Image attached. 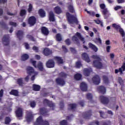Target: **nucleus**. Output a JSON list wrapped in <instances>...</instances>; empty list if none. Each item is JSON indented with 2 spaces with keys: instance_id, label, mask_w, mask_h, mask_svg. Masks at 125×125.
I'll return each instance as SVG.
<instances>
[{
  "instance_id": "nucleus-1",
  "label": "nucleus",
  "mask_w": 125,
  "mask_h": 125,
  "mask_svg": "<svg viewBox=\"0 0 125 125\" xmlns=\"http://www.w3.org/2000/svg\"><path fill=\"white\" fill-rule=\"evenodd\" d=\"M92 58L96 60L93 62V65L96 68L98 69H101L102 68V63H101V58L100 56L97 55L92 56Z\"/></svg>"
},
{
  "instance_id": "nucleus-2",
  "label": "nucleus",
  "mask_w": 125,
  "mask_h": 125,
  "mask_svg": "<svg viewBox=\"0 0 125 125\" xmlns=\"http://www.w3.org/2000/svg\"><path fill=\"white\" fill-rule=\"evenodd\" d=\"M66 17L67 18L68 21L70 24H74V23H78V20L77 17L73 15H70V13H66Z\"/></svg>"
},
{
  "instance_id": "nucleus-3",
  "label": "nucleus",
  "mask_w": 125,
  "mask_h": 125,
  "mask_svg": "<svg viewBox=\"0 0 125 125\" xmlns=\"http://www.w3.org/2000/svg\"><path fill=\"white\" fill-rule=\"evenodd\" d=\"M27 73L29 74V75H30V76H32L31 81H34L35 76L38 75V72H35L34 71V69H33V67L31 66H28L27 68Z\"/></svg>"
},
{
  "instance_id": "nucleus-4",
  "label": "nucleus",
  "mask_w": 125,
  "mask_h": 125,
  "mask_svg": "<svg viewBox=\"0 0 125 125\" xmlns=\"http://www.w3.org/2000/svg\"><path fill=\"white\" fill-rule=\"evenodd\" d=\"M30 62L32 63L33 66H34L35 68H39L40 71H42L43 70V65L42 62H38V65H36L37 62H36V61L33 60V59L30 60Z\"/></svg>"
},
{
  "instance_id": "nucleus-5",
  "label": "nucleus",
  "mask_w": 125,
  "mask_h": 125,
  "mask_svg": "<svg viewBox=\"0 0 125 125\" xmlns=\"http://www.w3.org/2000/svg\"><path fill=\"white\" fill-rule=\"evenodd\" d=\"M34 125H49L47 121H43L42 117L40 116L37 119L36 122Z\"/></svg>"
},
{
  "instance_id": "nucleus-6",
  "label": "nucleus",
  "mask_w": 125,
  "mask_h": 125,
  "mask_svg": "<svg viewBox=\"0 0 125 125\" xmlns=\"http://www.w3.org/2000/svg\"><path fill=\"white\" fill-rule=\"evenodd\" d=\"M55 65V62L53 60H49L46 62V66L47 68H53Z\"/></svg>"
},
{
  "instance_id": "nucleus-7",
  "label": "nucleus",
  "mask_w": 125,
  "mask_h": 125,
  "mask_svg": "<svg viewBox=\"0 0 125 125\" xmlns=\"http://www.w3.org/2000/svg\"><path fill=\"white\" fill-rule=\"evenodd\" d=\"M2 42L4 45H8L9 44V36L8 35L3 36Z\"/></svg>"
},
{
  "instance_id": "nucleus-8",
  "label": "nucleus",
  "mask_w": 125,
  "mask_h": 125,
  "mask_svg": "<svg viewBox=\"0 0 125 125\" xmlns=\"http://www.w3.org/2000/svg\"><path fill=\"white\" fill-rule=\"evenodd\" d=\"M44 104H47L49 105V107H50L52 110H54V108L55 107V104L52 103V102H49L47 100H44Z\"/></svg>"
},
{
  "instance_id": "nucleus-9",
  "label": "nucleus",
  "mask_w": 125,
  "mask_h": 125,
  "mask_svg": "<svg viewBox=\"0 0 125 125\" xmlns=\"http://www.w3.org/2000/svg\"><path fill=\"white\" fill-rule=\"evenodd\" d=\"M93 83L95 84H99L100 83V78L98 75H96L92 79Z\"/></svg>"
},
{
  "instance_id": "nucleus-10",
  "label": "nucleus",
  "mask_w": 125,
  "mask_h": 125,
  "mask_svg": "<svg viewBox=\"0 0 125 125\" xmlns=\"http://www.w3.org/2000/svg\"><path fill=\"white\" fill-rule=\"evenodd\" d=\"M28 24H29L30 26H34V25L36 24V18L33 16L29 18L28 19Z\"/></svg>"
},
{
  "instance_id": "nucleus-11",
  "label": "nucleus",
  "mask_w": 125,
  "mask_h": 125,
  "mask_svg": "<svg viewBox=\"0 0 125 125\" xmlns=\"http://www.w3.org/2000/svg\"><path fill=\"white\" fill-rule=\"evenodd\" d=\"M22 108L19 107L17 110L16 111V114L18 118H22L23 116V113L22 112Z\"/></svg>"
},
{
  "instance_id": "nucleus-12",
  "label": "nucleus",
  "mask_w": 125,
  "mask_h": 125,
  "mask_svg": "<svg viewBox=\"0 0 125 125\" xmlns=\"http://www.w3.org/2000/svg\"><path fill=\"white\" fill-rule=\"evenodd\" d=\"M82 59L86 62H87V63L90 62V59H89V57H88V55H87L86 53H83L82 54Z\"/></svg>"
},
{
  "instance_id": "nucleus-13",
  "label": "nucleus",
  "mask_w": 125,
  "mask_h": 125,
  "mask_svg": "<svg viewBox=\"0 0 125 125\" xmlns=\"http://www.w3.org/2000/svg\"><path fill=\"white\" fill-rule=\"evenodd\" d=\"M100 100L103 104H107L108 102H109V99L106 97H104V96H102L100 97Z\"/></svg>"
},
{
  "instance_id": "nucleus-14",
  "label": "nucleus",
  "mask_w": 125,
  "mask_h": 125,
  "mask_svg": "<svg viewBox=\"0 0 125 125\" xmlns=\"http://www.w3.org/2000/svg\"><path fill=\"white\" fill-rule=\"evenodd\" d=\"M80 88L82 91H86L87 90V85L84 82L81 83Z\"/></svg>"
},
{
  "instance_id": "nucleus-15",
  "label": "nucleus",
  "mask_w": 125,
  "mask_h": 125,
  "mask_svg": "<svg viewBox=\"0 0 125 125\" xmlns=\"http://www.w3.org/2000/svg\"><path fill=\"white\" fill-rule=\"evenodd\" d=\"M98 90L100 93L104 94L106 92V88L103 86H100L98 88Z\"/></svg>"
},
{
  "instance_id": "nucleus-16",
  "label": "nucleus",
  "mask_w": 125,
  "mask_h": 125,
  "mask_svg": "<svg viewBox=\"0 0 125 125\" xmlns=\"http://www.w3.org/2000/svg\"><path fill=\"white\" fill-rule=\"evenodd\" d=\"M91 69L90 68L87 69V68H85L83 70V73L84 76L86 77H88L89 76L90 72H91Z\"/></svg>"
},
{
  "instance_id": "nucleus-17",
  "label": "nucleus",
  "mask_w": 125,
  "mask_h": 125,
  "mask_svg": "<svg viewBox=\"0 0 125 125\" xmlns=\"http://www.w3.org/2000/svg\"><path fill=\"white\" fill-rule=\"evenodd\" d=\"M88 45L89 47L94 50L95 52H97V51H98V48H97V47H96V46H95L94 44L91 43H89Z\"/></svg>"
},
{
  "instance_id": "nucleus-18",
  "label": "nucleus",
  "mask_w": 125,
  "mask_h": 125,
  "mask_svg": "<svg viewBox=\"0 0 125 125\" xmlns=\"http://www.w3.org/2000/svg\"><path fill=\"white\" fill-rule=\"evenodd\" d=\"M42 32L45 36H47V35L49 34V31H48V29H47V28L44 26L42 27Z\"/></svg>"
},
{
  "instance_id": "nucleus-19",
  "label": "nucleus",
  "mask_w": 125,
  "mask_h": 125,
  "mask_svg": "<svg viewBox=\"0 0 125 125\" xmlns=\"http://www.w3.org/2000/svg\"><path fill=\"white\" fill-rule=\"evenodd\" d=\"M76 36L78 37V38L81 41V42H83V43H84L85 42L84 41V38L82 36V34L79 32H77L76 33Z\"/></svg>"
},
{
  "instance_id": "nucleus-20",
  "label": "nucleus",
  "mask_w": 125,
  "mask_h": 125,
  "mask_svg": "<svg viewBox=\"0 0 125 125\" xmlns=\"http://www.w3.org/2000/svg\"><path fill=\"white\" fill-rule=\"evenodd\" d=\"M26 120L28 123H30V122H32V120H33V114H32V112H30L29 113H27V116Z\"/></svg>"
},
{
  "instance_id": "nucleus-21",
  "label": "nucleus",
  "mask_w": 125,
  "mask_h": 125,
  "mask_svg": "<svg viewBox=\"0 0 125 125\" xmlns=\"http://www.w3.org/2000/svg\"><path fill=\"white\" fill-rule=\"evenodd\" d=\"M56 82L58 84L62 86L65 84V82L62 79L59 78L56 80Z\"/></svg>"
},
{
  "instance_id": "nucleus-22",
  "label": "nucleus",
  "mask_w": 125,
  "mask_h": 125,
  "mask_svg": "<svg viewBox=\"0 0 125 125\" xmlns=\"http://www.w3.org/2000/svg\"><path fill=\"white\" fill-rule=\"evenodd\" d=\"M119 32L122 37L123 42H125V31H124V29L120 28L119 29Z\"/></svg>"
},
{
  "instance_id": "nucleus-23",
  "label": "nucleus",
  "mask_w": 125,
  "mask_h": 125,
  "mask_svg": "<svg viewBox=\"0 0 125 125\" xmlns=\"http://www.w3.org/2000/svg\"><path fill=\"white\" fill-rule=\"evenodd\" d=\"M49 20L50 21H52V22H54L55 21V19L54 18V14L53 12H49Z\"/></svg>"
},
{
  "instance_id": "nucleus-24",
  "label": "nucleus",
  "mask_w": 125,
  "mask_h": 125,
  "mask_svg": "<svg viewBox=\"0 0 125 125\" xmlns=\"http://www.w3.org/2000/svg\"><path fill=\"white\" fill-rule=\"evenodd\" d=\"M43 53L46 56H48V55L51 54V51L50 49L46 48L44 49Z\"/></svg>"
},
{
  "instance_id": "nucleus-25",
  "label": "nucleus",
  "mask_w": 125,
  "mask_h": 125,
  "mask_svg": "<svg viewBox=\"0 0 125 125\" xmlns=\"http://www.w3.org/2000/svg\"><path fill=\"white\" fill-rule=\"evenodd\" d=\"M54 11L57 14H60V13H62V10L59 6L56 7L54 8Z\"/></svg>"
},
{
  "instance_id": "nucleus-26",
  "label": "nucleus",
  "mask_w": 125,
  "mask_h": 125,
  "mask_svg": "<svg viewBox=\"0 0 125 125\" xmlns=\"http://www.w3.org/2000/svg\"><path fill=\"white\" fill-rule=\"evenodd\" d=\"M123 71H125V64H124L121 68H119V70L115 69V73L117 74L119 72H123Z\"/></svg>"
},
{
  "instance_id": "nucleus-27",
  "label": "nucleus",
  "mask_w": 125,
  "mask_h": 125,
  "mask_svg": "<svg viewBox=\"0 0 125 125\" xmlns=\"http://www.w3.org/2000/svg\"><path fill=\"white\" fill-rule=\"evenodd\" d=\"M17 36L20 40H21L22 38H23V31H19L17 33Z\"/></svg>"
},
{
  "instance_id": "nucleus-28",
  "label": "nucleus",
  "mask_w": 125,
  "mask_h": 125,
  "mask_svg": "<svg viewBox=\"0 0 125 125\" xmlns=\"http://www.w3.org/2000/svg\"><path fill=\"white\" fill-rule=\"evenodd\" d=\"M55 60L57 61L59 64H62V63H63V60L59 57H55Z\"/></svg>"
},
{
  "instance_id": "nucleus-29",
  "label": "nucleus",
  "mask_w": 125,
  "mask_h": 125,
  "mask_svg": "<svg viewBox=\"0 0 125 125\" xmlns=\"http://www.w3.org/2000/svg\"><path fill=\"white\" fill-rule=\"evenodd\" d=\"M33 90L35 91H39L41 89V86L37 84H33Z\"/></svg>"
},
{
  "instance_id": "nucleus-30",
  "label": "nucleus",
  "mask_w": 125,
  "mask_h": 125,
  "mask_svg": "<svg viewBox=\"0 0 125 125\" xmlns=\"http://www.w3.org/2000/svg\"><path fill=\"white\" fill-rule=\"evenodd\" d=\"M74 79L76 80V81H80V80H82V74H76L74 76Z\"/></svg>"
},
{
  "instance_id": "nucleus-31",
  "label": "nucleus",
  "mask_w": 125,
  "mask_h": 125,
  "mask_svg": "<svg viewBox=\"0 0 125 125\" xmlns=\"http://www.w3.org/2000/svg\"><path fill=\"white\" fill-rule=\"evenodd\" d=\"M39 15L41 17H44L45 16V12L42 9H40L39 10Z\"/></svg>"
},
{
  "instance_id": "nucleus-32",
  "label": "nucleus",
  "mask_w": 125,
  "mask_h": 125,
  "mask_svg": "<svg viewBox=\"0 0 125 125\" xmlns=\"http://www.w3.org/2000/svg\"><path fill=\"white\" fill-rule=\"evenodd\" d=\"M10 94L17 96L18 95V91L16 90H12L10 92Z\"/></svg>"
},
{
  "instance_id": "nucleus-33",
  "label": "nucleus",
  "mask_w": 125,
  "mask_h": 125,
  "mask_svg": "<svg viewBox=\"0 0 125 125\" xmlns=\"http://www.w3.org/2000/svg\"><path fill=\"white\" fill-rule=\"evenodd\" d=\"M56 40L58 41V42H61L62 41V36H61V34H58L56 35Z\"/></svg>"
},
{
  "instance_id": "nucleus-34",
  "label": "nucleus",
  "mask_w": 125,
  "mask_h": 125,
  "mask_svg": "<svg viewBox=\"0 0 125 125\" xmlns=\"http://www.w3.org/2000/svg\"><path fill=\"white\" fill-rule=\"evenodd\" d=\"M28 58H29V56L27 54H24L22 56L21 60L22 61H25V60H27Z\"/></svg>"
},
{
  "instance_id": "nucleus-35",
  "label": "nucleus",
  "mask_w": 125,
  "mask_h": 125,
  "mask_svg": "<svg viewBox=\"0 0 125 125\" xmlns=\"http://www.w3.org/2000/svg\"><path fill=\"white\" fill-rule=\"evenodd\" d=\"M10 118L9 117H6L5 120V124L6 125H9V123L11 122Z\"/></svg>"
},
{
  "instance_id": "nucleus-36",
  "label": "nucleus",
  "mask_w": 125,
  "mask_h": 125,
  "mask_svg": "<svg viewBox=\"0 0 125 125\" xmlns=\"http://www.w3.org/2000/svg\"><path fill=\"white\" fill-rule=\"evenodd\" d=\"M94 21L96 24H100L101 27H103V22L100 20H95Z\"/></svg>"
},
{
  "instance_id": "nucleus-37",
  "label": "nucleus",
  "mask_w": 125,
  "mask_h": 125,
  "mask_svg": "<svg viewBox=\"0 0 125 125\" xmlns=\"http://www.w3.org/2000/svg\"><path fill=\"white\" fill-rule=\"evenodd\" d=\"M18 83L20 85H22V84H23V79L20 78L18 79Z\"/></svg>"
},
{
  "instance_id": "nucleus-38",
  "label": "nucleus",
  "mask_w": 125,
  "mask_h": 125,
  "mask_svg": "<svg viewBox=\"0 0 125 125\" xmlns=\"http://www.w3.org/2000/svg\"><path fill=\"white\" fill-rule=\"evenodd\" d=\"M76 68H81L82 67V63L80 62H77L76 63Z\"/></svg>"
},
{
  "instance_id": "nucleus-39",
  "label": "nucleus",
  "mask_w": 125,
  "mask_h": 125,
  "mask_svg": "<svg viewBox=\"0 0 125 125\" xmlns=\"http://www.w3.org/2000/svg\"><path fill=\"white\" fill-rule=\"evenodd\" d=\"M33 10V5L32 4H29V7L28 8V12H31Z\"/></svg>"
},
{
  "instance_id": "nucleus-40",
  "label": "nucleus",
  "mask_w": 125,
  "mask_h": 125,
  "mask_svg": "<svg viewBox=\"0 0 125 125\" xmlns=\"http://www.w3.org/2000/svg\"><path fill=\"white\" fill-rule=\"evenodd\" d=\"M87 99L90 100L92 99V95L90 93H88L86 95Z\"/></svg>"
},
{
  "instance_id": "nucleus-41",
  "label": "nucleus",
  "mask_w": 125,
  "mask_h": 125,
  "mask_svg": "<svg viewBox=\"0 0 125 125\" xmlns=\"http://www.w3.org/2000/svg\"><path fill=\"white\" fill-rule=\"evenodd\" d=\"M68 9L70 11V12H74V8L73 7V5H69L68 7Z\"/></svg>"
},
{
  "instance_id": "nucleus-42",
  "label": "nucleus",
  "mask_w": 125,
  "mask_h": 125,
  "mask_svg": "<svg viewBox=\"0 0 125 125\" xmlns=\"http://www.w3.org/2000/svg\"><path fill=\"white\" fill-rule=\"evenodd\" d=\"M26 14V10H21V16H24Z\"/></svg>"
},
{
  "instance_id": "nucleus-43",
  "label": "nucleus",
  "mask_w": 125,
  "mask_h": 125,
  "mask_svg": "<svg viewBox=\"0 0 125 125\" xmlns=\"http://www.w3.org/2000/svg\"><path fill=\"white\" fill-rule=\"evenodd\" d=\"M103 14H104V15H107V14H108V10L107 9V8L103 10Z\"/></svg>"
},
{
  "instance_id": "nucleus-44",
  "label": "nucleus",
  "mask_w": 125,
  "mask_h": 125,
  "mask_svg": "<svg viewBox=\"0 0 125 125\" xmlns=\"http://www.w3.org/2000/svg\"><path fill=\"white\" fill-rule=\"evenodd\" d=\"M87 13L89 14L91 16H95V13L94 12L87 11Z\"/></svg>"
},
{
  "instance_id": "nucleus-45",
  "label": "nucleus",
  "mask_w": 125,
  "mask_h": 125,
  "mask_svg": "<svg viewBox=\"0 0 125 125\" xmlns=\"http://www.w3.org/2000/svg\"><path fill=\"white\" fill-rule=\"evenodd\" d=\"M61 125H68L67 124V121L66 120H63L60 122Z\"/></svg>"
},
{
  "instance_id": "nucleus-46",
  "label": "nucleus",
  "mask_w": 125,
  "mask_h": 125,
  "mask_svg": "<svg viewBox=\"0 0 125 125\" xmlns=\"http://www.w3.org/2000/svg\"><path fill=\"white\" fill-rule=\"evenodd\" d=\"M30 106L32 108H34L36 106V102L32 101L30 103Z\"/></svg>"
},
{
  "instance_id": "nucleus-47",
  "label": "nucleus",
  "mask_w": 125,
  "mask_h": 125,
  "mask_svg": "<svg viewBox=\"0 0 125 125\" xmlns=\"http://www.w3.org/2000/svg\"><path fill=\"white\" fill-rule=\"evenodd\" d=\"M72 41H74V42H79V39H78L76 36H73L72 38Z\"/></svg>"
},
{
  "instance_id": "nucleus-48",
  "label": "nucleus",
  "mask_w": 125,
  "mask_h": 125,
  "mask_svg": "<svg viewBox=\"0 0 125 125\" xmlns=\"http://www.w3.org/2000/svg\"><path fill=\"white\" fill-rule=\"evenodd\" d=\"M103 80H104V83H108V78H107V77L104 76Z\"/></svg>"
},
{
  "instance_id": "nucleus-49",
  "label": "nucleus",
  "mask_w": 125,
  "mask_h": 125,
  "mask_svg": "<svg viewBox=\"0 0 125 125\" xmlns=\"http://www.w3.org/2000/svg\"><path fill=\"white\" fill-rule=\"evenodd\" d=\"M33 49L36 52H39V48L38 47H37L36 46H34L33 47Z\"/></svg>"
},
{
  "instance_id": "nucleus-50",
  "label": "nucleus",
  "mask_w": 125,
  "mask_h": 125,
  "mask_svg": "<svg viewBox=\"0 0 125 125\" xmlns=\"http://www.w3.org/2000/svg\"><path fill=\"white\" fill-rule=\"evenodd\" d=\"M27 39H29V40H31V41H35V39L33 37H32V36L28 35L27 36Z\"/></svg>"
},
{
  "instance_id": "nucleus-51",
  "label": "nucleus",
  "mask_w": 125,
  "mask_h": 125,
  "mask_svg": "<svg viewBox=\"0 0 125 125\" xmlns=\"http://www.w3.org/2000/svg\"><path fill=\"white\" fill-rule=\"evenodd\" d=\"M3 95V90L1 89L0 91V101L1 100V97Z\"/></svg>"
},
{
  "instance_id": "nucleus-52",
  "label": "nucleus",
  "mask_w": 125,
  "mask_h": 125,
  "mask_svg": "<svg viewBox=\"0 0 125 125\" xmlns=\"http://www.w3.org/2000/svg\"><path fill=\"white\" fill-rule=\"evenodd\" d=\"M100 7L101 9L104 10L106 9V5H105L104 4H101Z\"/></svg>"
},
{
  "instance_id": "nucleus-53",
  "label": "nucleus",
  "mask_w": 125,
  "mask_h": 125,
  "mask_svg": "<svg viewBox=\"0 0 125 125\" xmlns=\"http://www.w3.org/2000/svg\"><path fill=\"white\" fill-rule=\"evenodd\" d=\"M9 24L11 25V26H13V27H16L17 24L16 22H13L12 21H10L9 22Z\"/></svg>"
},
{
  "instance_id": "nucleus-54",
  "label": "nucleus",
  "mask_w": 125,
  "mask_h": 125,
  "mask_svg": "<svg viewBox=\"0 0 125 125\" xmlns=\"http://www.w3.org/2000/svg\"><path fill=\"white\" fill-rule=\"evenodd\" d=\"M69 107H70L71 109H75V108L76 107V105L75 104H69Z\"/></svg>"
},
{
  "instance_id": "nucleus-55",
  "label": "nucleus",
  "mask_w": 125,
  "mask_h": 125,
  "mask_svg": "<svg viewBox=\"0 0 125 125\" xmlns=\"http://www.w3.org/2000/svg\"><path fill=\"white\" fill-rule=\"evenodd\" d=\"M41 115H43L45 113V110L43 108H41L40 110Z\"/></svg>"
},
{
  "instance_id": "nucleus-56",
  "label": "nucleus",
  "mask_w": 125,
  "mask_h": 125,
  "mask_svg": "<svg viewBox=\"0 0 125 125\" xmlns=\"http://www.w3.org/2000/svg\"><path fill=\"white\" fill-rule=\"evenodd\" d=\"M24 46H25L26 49H29L30 48V47L29 46V44H28V43H24Z\"/></svg>"
},
{
  "instance_id": "nucleus-57",
  "label": "nucleus",
  "mask_w": 125,
  "mask_h": 125,
  "mask_svg": "<svg viewBox=\"0 0 125 125\" xmlns=\"http://www.w3.org/2000/svg\"><path fill=\"white\" fill-rule=\"evenodd\" d=\"M122 8V6H117L116 7H114L115 10H119V9H121Z\"/></svg>"
},
{
  "instance_id": "nucleus-58",
  "label": "nucleus",
  "mask_w": 125,
  "mask_h": 125,
  "mask_svg": "<svg viewBox=\"0 0 125 125\" xmlns=\"http://www.w3.org/2000/svg\"><path fill=\"white\" fill-rule=\"evenodd\" d=\"M65 43H66V44H67V45H69L71 43V42H70V39H67L66 40H65Z\"/></svg>"
},
{
  "instance_id": "nucleus-59",
  "label": "nucleus",
  "mask_w": 125,
  "mask_h": 125,
  "mask_svg": "<svg viewBox=\"0 0 125 125\" xmlns=\"http://www.w3.org/2000/svg\"><path fill=\"white\" fill-rule=\"evenodd\" d=\"M118 81L119 82V83H120V84H123V80H122L121 78H118Z\"/></svg>"
},
{
  "instance_id": "nucleus-60",
  "label": "nucleus",
  "mask_w": 125,
  "mask_h": 125,
  "mask_svg": "<svg viewBox=\"0 0 125 125\" xmlns=\"http://www.w3.org/2000/svg\"><path fill=\"white\" fill-rule=\"evenodd\" d=\"M111 48V46H107L106 47V51H107V52H110V49Z\"/></svg>"
},
{
  "instance_id": "nucleus-61",
  "label": "nucleus",
  "mask_w": 125,
  "mask_h": 125,
  "mask_svg": "<svg viewBox=\"0 0 125 125\" xmlns=\"http://www.w3.org/2000/svg\"><path fill=\"white\" fill-rule=\"evenodd\" d=\"M62 48L63 51H64V52H67V49L66 48L65 46H62Z\"/></svg>"
},
{
  "instance_id": "nucleus-62",
  "label": "nucleus",
  "mask_w": 125,
  "mask_h": 125,
  "mask_svg": "<svg viewBox=\"0 0 125 125\" xmlns=\"http://www.w3.org/2000/svg\"><path fill=\"white\" fill-rule=\"evenodd\" d=\"M117 1L118 3H123V2H124V0H117Z\"/></svg>"
},
{
  "instance_id": "nucleus-63",
  "label": "nucleus",
  "mask_w": 125,
  "mask_h": 125,
  "mask_svg": "<svg viewBox=\"0 0 125 125\" xmlns=\"http://www.w3.org/2000/svg\"><path fill=\"white\" fill-rule=\"evenodd\" d=\"M60 76H62V77H66V74L63 72H62L60 74Z\"/></svg>"
},
{
  "instance_id": "nucleus-64",
  "label": "nucleus",
  "mask_w": 125,
  "mask_h": 125,
  "mask_svg": "<svg viewBox=\"0 0 125 125\" xmlns=\"http://www.w3.org/2000/svg\"><path fill=\"white\" fill-rule=\"evenodd\" d=\"M97 41H98L99 43H100V44H101V43H102V42L101 41V39L100 38H98L97 39Z\"/></svg>"
}]
</instances>
